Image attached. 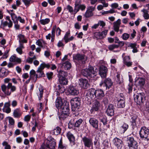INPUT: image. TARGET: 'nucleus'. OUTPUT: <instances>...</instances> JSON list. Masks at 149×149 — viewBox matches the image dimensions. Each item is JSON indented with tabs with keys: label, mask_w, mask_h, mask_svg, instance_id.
Returning a JSON list of instances; mask_svg holds the SVG:
<instances>
[{
	"label": "nucleus",
	"mask_w": 149,
	"mask_h": 149,
	"mask_svg": "<svg viewBox=\"0 0 149 149\" xmlns=\"http://www.w3.org/2000/svg\"><path fill=\"white\" fill-rule=\"evenodd\" d=\"M6 19L8 20V21H6L3 22L2 20L1 21V24L0 25V28L4 29V27L7 26H8V27H11L13 25V23L12 21L10 19L9 17L8 16L6 17Z\"/></svg>",
	"instance_id": "13"
},
{
	"label": "nucleus",
	"mask_w": 149,
	"mask_h": 149,
	"mask_svg": "<svg viewBox=\"0 0 149 149\" xmlns=\"http://www.w3.org/2000/svg\"><path fill=\"white\" fill-rule=\"evenodd\" d=\"M113 141L118 149H121L123 146V141L121 139L117 138H115L113 139Z\"/></svg>",
	"instance_id": "17"
},
{
	"label": "nucleus",
	"mask_w": 149,
	"mask_h": 149,
	"mask_svg": "<svg viewBox=\"0 0 149 149\" xmlns=\"http://www.w3.org/2000/svg\"><path fill=\"white\" fill-rule=\"evenodd\" d=\"M130 36L129 34L125 33L122 35V37L123 40H126L129 38Z\"/></svg>",
	"instance_id": "49"
},
{
	"label": "nucleus",
	"mask_w": 149,
	"mask_h": 149,
	"mask_svg": "<svg viewBox=\"0 0 149 149\" xmlns=\"http://www.w3.org/2000/svg\"><path fill=\"white\" fill-rule=\"evenodd\" d=\"M98 23L99 26L100 25L102 27L106 25L105 23L102 20L99 21Z\"/></svg>",
	"instance_id": "60"
},
{
	"label": "nucleus",
	"mask_w": 149,
	"mask_h": 149,
	"mask_svg": "<svg viewBox=\"0 0 149 149\" xmlns=\"http://www.w3.org/2000/svg\"><path fill=\"white\" fill-rule=\"evenodd\" d=\"M64 102L63 103L62 99L60 97H58L56 100L55 105L56 108L58 109H60L63 106Z\"/></svg>",
	"instance_id": "20"
},
{
	"label": "nucleus",
	"mask_w": 149,
	"mask_h": 149,
	"mask_svg": "<svg viewBox=\"0 0 149 149\" xmlns=\"http://www.w3.org/2000/svg\"><path fill=\"white\" fill-rule=\"evenodd\" d=\"M17 36L19 39V42H22L26 43L27 42V40L25 39L24 36L22 34H19Z\"/></svg>",
	"instance_id": "34"
},
{
	"label": "nucleus",
	"mask_w": 149,
	"mask_h": 149,
	"mask_svg": "<svg viewBox=\"0 0 149 149\" xmlns=\"http://www.w3.org/2000/svg\"><path fill=\"white\" fill-rule=\"evenodd\" d=\"M121 23V20L120 19H118L113 23V29L115 31L117 32H118Z\"/></svg>",
	"instance_id": "21"
},
{
	"label": "nucleus",
	"mask_w": 149,
	"mask_h": 149,
	"mask_svg": "<svg viewBox=\"0 0 149 149\" xmlns=\"http://www.w3.org/2000/svg\"><path fill=\"white\" fill-rule=\"evenodd\" d=\"M133 85L131 83L129 84L128 86L127 89L128 91V93H131L132 91Z\"/></svg>",
	"instance_id": "57"
},
{
	"label": "nucleus",
	"mask_w": 149,
	"mask_h": 149,
	"mask_svg": "<svg viewBox=\"0 0 149 149\" xmlns=\"http://www.w3.org/2000/svg\"><path fill=\"white\" fill-rule=\"evenodd\" d=\"M95 9V7L93 6H89L87 8V10L85 13L84 15L85 17L86 18H89L92 17L93 15V11Z\"/></svg>",
	"instance_id": "11"
},
{
	"label": "nucleus",
	"mask_w": 149,
	"mask_h": 149,
	"mask_svg": "<svg viewBox=\"0 0 149 149\" xmlns=\"http://www.w3.org/2000/svg\"><path fill=\"white\" fill-rule=\"evenodd\" d=\"M43 92V89L42 87L39 88V90L38 91L37 94L38 97L39 99L40 100L42 96Z\"/></svg>",
	"instance_id": "38"
},
{
	"label": "nucleus",
	"mask_w": 149,
	"mask_h": 149,
	"mask_svg": "<svg viewBox=\"0 0 149 149\" xmlns=\"http://www.w3.org/2000/svg\"><path fill=\"white\" fill-rule=\"evenodd\" d=\"M68 76V73L67 72L62 70H60L58 72V77H66Z\"/></svg>",
	"instance_id": "33"
},
{
	"label": "nucleus",
	"mask_w": 149,
	"mask_h": 149,
	"mask_svg": "<svg viewBox=\"0 0 149 149\" xmlns=\"http://www.w3.org/2000/svg\"><path fill=\"white\" fill-rule=\"evenodd\" d=\"M56 28V26H54L53 27L52 29V36H51V41L53 42L54 41L55 38V30Z\"/></svg>",
	"instance_id": "40"
},
{
	"label": "nucleus",
	"mask_w": 149,
	"mask_h": 149,
	"mask_svg": "<svg viewBox=\"0 0 149 149\" xmlns=\"http://www.w3.org/2000/svg\"><path fill=\"white\" fill-rule=\"evenodd\" d=\"M82 140L85 147L88 148H90L91 146L93 147V140L91 138L84 136L82 138Z\"/></svg>",
	"instance_id": "10"
},
{
	"label": "nucleus",
	"mask_w": 149,
	"mask_h": 149,
	"mask_svg": "<svg viewBox=\"0 0 149 149\" xmlns=\"http://www.w3.org/2000/svg\"><path fill=\"white\" fill-rule=\"evenodd\" d=\"M84 57V55L80 54H77L73 56L74 59L78 61H81L83 63H85Z\"/></svg>",
	"instance_id": "25"
},
{
	"label": "nucleus",
	"mask_w": 149,
	"mask_h": 149,
	"mask_svg": "<svg viewBox=\"0 0 149 149\" xmlns=\"http://www.w3.org/2000/svg\"><path fill=\"white\" fill-rule=\"evenodd\" d=\"M90 124L95 129H98V121L97 119L94 118H90L89 120Z\"/></svg>",
	"instance_id": "16"
},
{
	"label": "nucleus",
	"mask_w": 149,
	"mask_h": 149,
	"mask_svg": "<svg viewBox=\"0 0 149 149\" xmlns=\"http://www.w3.org/2000/svg\"><path fill=\"white\" fill-rule=\"evenodd\" d=\"M116 12L114 9H111L107 11H105L102 13V15L107 14H112L114 13H116Z\"/></svg>",
	"instance_id": "45"
},
{
	"label": "nucleus",
	"mask_w": 149,
	"mask_h": 149,
	"mask_svg": "<svg viewBox=\"0 0 149 149\" xmlns=\"http://www.w3.org/2000/svg\"><path fill=\"white\" fill-rule=\"evenodd\" d=\"M67 136L70 142L74 143V142L75 141V138L73 135L70 132H68L67 133Z\"/></svg>",
	"instance_id": "28"
},
{
	"label": "nucleus",
	"mask_w": 149,
	"mask_h": 149,
	"mask_svg": "<svg viewBox=\"0 0 149 149\" xmlns=\"http://www.w3.org/2000/svg\"><path fill=\"white\" fill-rule=\"evenodd\" d=\"M67 147V145L63 143L62 139H61L59 143L58 148L60 149H66Z\"/></svg>",
	"instance_id": "35"
},
{
	"label": "nucleus",
	"mask_w": 149,
	"mask_h": 149,
	"mask_svg": "<svg viewBox=\"0 0 149 149\" xmlns=\"http://www.w3.org/2000/svg\"><path fill=\"white\" fill-rule=\"evenodd\" d=\"M31 116L29 115L26 116L24 118V120L26 122H29L31 118Z\"/></svg>",
	"instance_id": "63"
},
{
	"label": "nucleus",
	"mask_w": 149,
	"mask_h": 149,
	"mask_svg": "<svg viewBox=\"0 0 149 149\" xmlns=\"http://www.w3.org/2000/svg\"><path fill=\"white\" fill-rule=\"evenodd\" d=\"M79 83L80 86L84 89L87 88L89 86L88 80L86 79H79Z\"/></svg>",
	"instance_id": "15"
},
{
	"label": "nucleus",
	"mask_w": 149,
	"mask_h": 149,
	"mask_svg": "<svg viewBox=\"0 0 149 149\" xmlns=\"http://www.w3.org/2000/svg\"><path fill=\"white\" fill-rule=\"evenodd\" d=\"M53 74V73L52 72H48L46 73L47 77L49 80L52 79Z\"/></svg>",
	"instance_id": "55"
},
{
	"label": "nucleus",
	"mask_w": 149,
	"mask_h": 149,
	"mask_svg": "<svg viewBox=\"0 0 149 149\" xmlns=\"http://www.w3.org/2000/svg\"><path fill=\"white\" fill-rule=\"evenodd\" d=\"M134 100L137 104H141L145 100L146 96L144 93H137L134 95Z\"/></svg>",
	"instance_id": "5"
},
{
	"label": "nucleus",
	"mask_w": 149,
	"mask_h": 149,
	"mask_svg": "<svg viewBox=\"0 0 149 149\" xmlns=\"http://www.w3.org/2000/svg\"><path fill=\"white\" fill-rule=\"evenodd\" d=\"M22 114V113L19 109H17L14 110L13 114L15 118H19Z\"/></svg>",
	"instance_id": "29"
},
{
	"label": "nucleus",
	"mask_w": 149,
	"mask_h": 149,
	"mask_svg": "<svg viewBox=\"0 0 149 149\" xmlns=\"http://www.w3.org/2000/svg\"><path fill=\"white\" fill-rule=\"evenodd\" d=\"M60 83L63 85H66L68 83V81L65 77H58Z\"/></svg>",
	"instance_id": "37"
},
{
	"label": "nucleus",
	"mask_w": 149,
	"mask_h": 149,
	"mask_svg": "<svg viewBox=\"0 0 149 149\" xmlns=\"http://www.w3.org/2000/svg\"><path fill=\"white\" fill-rule=\"evenodd\" d=\"M141 11L143 13V16L146 19H149V14L148 13V11L144 9H143Z\"/></svg>",
	"instance_id": "36"
},
{
	"label": "nucleus",
	"mask_w": 149,
	"mask_h": 149,
	"mask_svg": "<svg viewBox=\"0 0 149 149\" xmlns=\"http://www.w3.org/2000/svg\"><path fill=\"white\" fill-rule=\"evenodd\" d=\"M121 128L123 129V131L124 132L128 128V125L127 124L124 123L122 126Z\"/></svg>",
	"instance_id": "56"
},
{
	"label": "nucleus",
	"mask_w": 149,
	"mask_h": 149,
	"mask_svg": "<svg viewBox=\"0 0 149 149\" xmlns=\"http://www.w3.org/2000/svg\"><path fill=\"white\" fill-rule=\"evenodd\" d=\"M68 91L71 95H77L79 93L78 89L73 86H70L68 89Z\"/></svg>",
	"instance_id": "18"
},
{
	"label": "nucleus",
	"mask_w": 149,
	"mask_h": 149,
	"mask_svg": "<svg viewBox=\"0 0 149 149\" xmlns=\"http://www.w3.org/2000/svg\"><path fill=\"white\" fill-rule=\"evenodd\" d=\"M53 133L56 135L59 134L61 132V129L58 127H57L53 130Z\"/></svg>",
	"instance_id": "42"
},
{
	"label": "nucleus",
	"mask_w": 149,
	"mask_h": 149,
	"mask_svg": "<svg viewBox=\"0 0 149 149\" xmlns=\"http://www.w3.org/2000/svg\"><path fill=\"white\" fill-rule=\"evenodd\" d=\"M124 63L126 62L129 61L130 59V57L129 56H125L123 58Z\"/></svg>",
	"instance_id": "64"
},
{
	"label": "nucleus",
	"mask_w": 149,
	"mask_h": 149,
	"mask_svg": "<svg viewBox=\"0 0 149 149\" xmlns=\"http://www.w3.org/2000/svg\"><path fill=\"white\" fill-rule=\"evenodd\" d=\"M108 69L105 66L102 65L100 67L99 73L101 77L104 78L106 77Z\"/></svg>",
	"instance_id": "14"
},
{
	"label": "nucleus",
	"mask_w": 149,
	"mask_h": 149,
	"mask_svg": "<svg viewBox=\"0 0 149 149\" xmlns=\"http://www.w3.org/2000/svg\"><path fill=\"white\" fill-rule=\"evenodd\" d=\"M60 65L62 68L66 70L70 69L71 67V63L68 61L62 62Z\"/></svg>",
	"instance_id": "24"
},
{
	"label": "nucleus",
	"mask_w": 149,
	"mask_h": 149,
	"mask_svg": "<svg viewBox=\"0 0 149 149\" xmlns=\"http://www.w3.org/2000/svg\"><path fill=\"white\" fill-rule=\"evenodd\" d=\"M8 118L9 124L12 125H14L15 123L14 119L11 117H8Z\"/></svg>",
	"instance_id": "54"
},
{
	"label": "nucleus",
	"mask_w": 149,
	"mask_h": 149,
	"mask_svg": "<svg viewBox=\"0 0 149 149\" xmlns=\"http://www.w3.org/2000/svg\"><path fill=\"white\" fill-rule=\"evenodd\" d=\"M81 74L86 77H94L97 74V72L95 71L93 67L89 66L88 68L83 69L81 71Z\"/></svg>",
	"instance_id": "3"
},
{
	"label": "nucleus",
	"mask_w": 149,
	"mask_h": 149,
	"mask_svg": "<svg viewBox=\"0 0 149 149\" xmlns=\"http://www.w3.org/2000/svg\"><path fill=\"white\" fill-rule=\"evenodd\" d=\"M137 119V116H133L131 118V122L132 123V125L134 128L136 126V122Z\"/></svg>",
	"instance_id": "41"
},
{
	"label": "nucleus",
	"mask_w": 149,
	"mask_h": 149,
	"mask_svg": "<svg viewBox=\"0 0 149 149\" xmlns=\"http://www.w3.org/2000/svg\"><path fill=\"white\" fill-rule=\"evenodd\" d=\"M10 103L9 101L6 102L4 104L3 108L2 109V110L3 112L7 113H9L11 111V109L10 107Z\"/></svg>",
	"instance_id": "26"
},
{
	"label": "nucleus",
	"mask_w": 149,
	"mask_h": 149,
	"mask_svg": "<svg viewBox=\"0 0 149 149\" xmlns=\"http://www.w3.org/2000/svg\"><path fill=\"white\" fill-rule=\"evenodd\" d=\"M139 133L141 138L147 141L149 140V130L148 128L144 127H142Z\"/></svg>",
	"instance_id": "6"
},
{
	"label": "nucleus",
	"mask_w": 149,
	"mask_h": 149,
	"mask_svg": "<svg viewBox=\"0 0 149 149\" xmlns=\"http://www.w3.org/2000/svg\"><path fill=\"white\" fill-rule=\"evenodd\" d=\"M50 22V19L49 18H46L45 19H41L40 22L41 24L45 25L46 24H48Z\"/></svg>",
	"instance_id": "43"
},
{
	"label": "nucleus",
	"mask_w": 149,
	"mask_h": 149,
	"mask_svg": "<svg viewBox=\"0 0 149 149\" xmlns=\"http://www.w3.org/2000/svg\"><path fill=\"white\" fill-rule=\"evenodd\" d=\"M100 102L97 100H93L92 102L91 108V113H93L94 111H97L99 109L100 107Z\"/></svg>",
	"instance_id": "12"
},
{
	"label": "nucleus",
	"mask_w": 149,
	"mask_h": 149,
	"mask_svg": "<svg viewBox=\"0 0 149 149\" xmlns=\"http://www.w3.org/2000/svg\"><path fill=\"white\" fill-rule=\"evenodd\" d=\"M145 84V81L144 79L139 77L137 78L135 81V84L136 85L142 87Z\"/></svg>",
	"instance_id": "22"
},
{
	"label": "nucleus",
	"mask_w": 149,
	"mask_h": 149,
	"mask_svg": "<svg viewBox=\"0 0 149 149\" xmlns=\"http://www.w3.org/2000/svg\"><path fill=\"white\" fill-rule=\"evenodd\" d=\"M104 95L103 90L101 89L95 90L93 88H91L89 89L86 94V99H87L90 103L93 98L96 97L98 99H101Z\"/></svg>",
	"instance_id": "1"
},
{
	"label": "nucleus",
	"mask_w": 149,
	"mask_h": 149,
	"mask_svg": "<svg viewBox=\"0 0 149 149\" xmlns=\"http://www.w3.org/2000/svg\"><path fill=\"white\" fill-rule=\"evenodd\" d=\"M83 120L81 119H80L78 120H77L74 124L75 127H79L80 125L83 122Z\"/></svg>",
	"instance_id": "46"
},
{
	"label": "nucleus",
	"mask_w": 149,
	"mask_h": 149,
	"mask_svg": "<svg viewBox=\"0 0 149 149\" xmlns=\"http://www.w3.org/2000/svg\"><path fill=\"white\" fill-rule=\"evenodd\" d=\"M128 146L129 149H137L138 143L132 137L127 138Z\"/></svg>",
	"instance_id": "7"
},
{
	"label": "nucleus",
	"mask_w": 149,
	"mask_h": 149,
	"mask_svg": "<svg viewBox=\"0 0 149 149\" xmlns=\"http://www.w3.org/2000/svg\"><path fill=\"white\" fill-rule=\"evenodd\" d=\"M113 83L111 79L109 78L105 79L104 82H101L100 85L101 87L105 88L106 89H109L112 85Z\"/></svg>",
	"instance_id": "8"
},
{
	"label": "nucleus",
	"mask_w": 149,
	"mask_h": 149,
	"mask_svg": "<svg viewBox=\"0 0 149 149\" xmlns=\"http://www.w3.org/2000/svg\"><path fill=\"white\" fill-rule=\"evenodd\" d=\"M117 100L121 99L124 100V95L122 93H120L118 95L117 97Z\"/></svg>",
	"instance_id": "62"
},
{
	"label": "nucleus",
	"mask_w": 149,
	"mask_h": 149,
	"mask_svg": "<svg viewBox=\"0 0 149 149\" xmlns=\"http://www.w3.org/2000/svg\"><path fill=\"white\" fill-rule=\"evenodd\" d=\"M94 36L96 38L97 40L102 39V37L100 36V32H97L95 33H94Z\"/></svg>",
	"instance_id": "48"
},
{
	"label": "nucleus",
	"mask_w": 149,
	"mask_h": 149,
	"mask_svg": "<svg viewBox=\"0 0 149 149\" xmlns=\"http://www.w3.org/2000/svg\"><path fill=\"white\" fill-rule=\"evenodd\" d=\"M10 61L12 62H17L20 63L21 61L20 58H17L15 56H12L10 58Z\"/></svg>",
	"instance_id": "31"
},
{
	"label": "nucleus",
	"mask_w": 149,
	"mask_h": 149,
	"mask_svg": "<svg viewBox=\"0 0 149 149\" xmlns=\"http://www.w3.org/2000/svg\"><path fill=\"white\" fill-rule=\"evenodd\" d=\"M70 33L68 32H67L63 38V39L65 40V41L66 43H67L68 42V37L70 36Z\"/></svg>",
	"instance_id": "50"
},
{
	"label": "nucleus",
	"mask_w": 149,
	"mask_h": 149,
	"mask_svg": "<svg viewBox=\"0 0 149 149\" xmlns=\"http://www.w3.org/2000/svg\"><path fill=\"white\" fill-rule=\"evenodd\" d=\"M114 107L112 104L109 105L107 109L106 112L107 114L110 116H112L114 115Z\"/></svg>",
	"instance_id": "23"
},
{
	"label": "nucleus",
	"mask_w": 149,
	"mask_h": 149,
	"mask_svg": "<svg viewBox=\"0 0 149 149\" xmlns=\"http://www.w3.org/2000/svg\"><path fill=\"white\" fill-rule=\"evenodd\" d=\"M70 102L72 106L74 107H78L80 105L79 99L77 97L72 98L70 101Z\"/></svg>",
	"instance_id": "19"
},
{
	"label": "nucleus",
	"mask_w": 149,
	"mask_h": 149,
	"mask_svg": "<svg viewBox=\"0 0 149 149\" xmlns=\"http://www.w3.org/2000/svg\"><path fill=\"white\" fill-rule=\"evenodd\" d=\"M117 79H116V82L117 84H120L123 82V79L122 77H120L119 74L117 75Z\"/></svg>",
	"instance_id": "44"
},
{
	"label": "nucleus",
	"mask_w": 149,
	"mask_h": 149,
	"mask_svg": "<svg viewBox=\"0 0 149 149\" xmlns=\"http://www.w3.org/2000/svg\"><path fill=\"white\" fill-rule=\"evenodd\" d=\"M100 121L102 122L104 125H105L107 124V119L105 118L100 119Z\"/></svg>",
	"instance_id": "61"
},
{
	"label": "nucleus",
	"mask_w": 149,
	"mask_h": 149,
	"mask_svg": "<svg viewBox=\"0 0 149 149\" xmlns=\"http://www.w3.org/2000/svg\"><path fill=\"white\" fill-rule=\"evenodd\" d=\"M111 7L112 8V9H115L117 8L118 7V4L116 3H112L111 5Z\"/></svg>",
	"instance_id": "59"
},
{
	"label": "nucleus",
	"mask_w": 149,
	"mask_h": 149,
	"mask_svg": "<svg viewBox=\"0 0 149 149\" xmlns=\"http://www.w3.org/2000/svg\"><path fill=\"white\" fill-rule=\"evenodd\" d=\"M8 88H9V89H11L10 91H11V93L15 91L16 89V87L14 86H13L12 83H8Z\"/></svg>",
	"instance_id": "47"
},
{
	"label": "nucleus",
	"mask_w": 149,
	"mask_h": 149,
	"mask_svg": "<svg viewBox=\"0 0 149 149\" xmlns=\"http://www.w3.org/2000/svg\"><path fill=\"white\" fill-rule=\"evenodd\" d=\"M108 31V30H106L102 31V32H100V36L102 37V39L106 37Z\"/></svg>",
	"instance_id": "51"
},
{
	"label": "nucleus",
	"mask_w": 149,
	"mask_h": 149,
	"mask_svg": "<svg viewBox=\"0 0 149 149\" xmlns=\"http://www.w3.org/2000/svg\"><path fill=\"white\" fill-rule=\"evenodd\" d=\"M50 67V65L49 64H46L43 63L40 64L36 71L37 74H36V72L34 70H32L30 71V75L31 76L33 75L34 76H36V78L38 76L39 77H44L45 75L43 71V70L45 67L49 68Z\"/></svg>",
	"instance_id": "2"
},
{
	"label": "nucleus",
	"mask_w": 149,
	"mask_h": 149,
	"mask_svg": "<svg viewBox=\"0 0 149 149\" xmlns=\"http://www.w3.org/2000/svg\"><path fill=\"white\" fill-rule=\"evenodd\" d=\"M61 113L60 115V118L64 119L68 116L69 114L70 109L69 104L68 102H64L63 106L60 109Z\"/></svg>",
	"instance_id": "4"
},
{
	"label": "nucleus",
	"mask_w": 149,
	"mask_h": 149,
	"mask_svg": "<svg viewBox=\"0 0 149 149\" xmlns=\"http://www.w3.org/2000/svg\"><path fill=\"white\" fill-rule=\"evenodd\" d=\"M24 48L23 45L20 43L19 46L16 49V50L19 54H21L22 53V49Z\"/></svg>",
	"instance_id": "39"
},
{
	"label": "nucleus",
	"mask_w": 149,
	"mask_h": 149,
	"mask_svg": "<svg viewBox=\"0 0 149 149\" xmlns=\"http://www.w3.org/2000/svg\"><path fill=\"white\" fill-rule=\"evenodd\" d=\"M2 145L5 146V149H10L11 147L8 144V143L6 141H4L2 143Z\"/></svg>",
	"instance_id": "52"
},
{
	"label": "nucleus",
	"mask_w": 149,
	"mask_h": 149,
	"mask_svg": "<svg viewBox=\"0 0 149 149\" xmlns=\"http://www.w3.org/2000/svg\"><path fill=\"white\" fill-rule=\"evenodd\" d=\"M79 1V2L81 1V0H76L75 3V7H77L78 6L79 9H81V10L83 11L86 8V6L84 4H81L79 5V3L77 2V1Z\"/></svg>",
	"instance_id": "32"
},
{
	"label": "nucleus",
	"mask_w": 149,
	"mask_h": 149,
	"mask_svg": "<svg viewBox=\"0 0 149 149\" xmlns=\"http://www.w3.org/2000/svg\"><path fill=\"white\" fill-rule=\"evenodd\" d=\"M1 90L4 93L7 95H10L11 94V91H10L9 88H8V84L6 86V85L3 84L1 86Z\"/></svg>",
	"instance_id": "27"
},
{
	"label": "nucleus",
	"mask_w": 149,
	"mask_h": 149,
	"mask_svg": "<svg viewBox=\"0 0 149 149\" xmlns=\"http://www.w3.org/2000/svg\"><path fill=\"white\" fill-rule=\"evenodd\" d=\"M118 48V46L117 45L113 44L109 45L108 47V48L110 50H112L114 49Z\"/></svg>",
	"instance_id": "53"
},
{
	"label": "nucleus",
	"mask_w": 149,
	"mask_h": 149,
	"mask_svg": "<svg viewBox=\"0 0 149 149\" xmlns=\"http://www.w3.org/2000/svg\"><path fill=\"white\" fill-rule=\"evenodd\" d=\"M117 106L119 108H123L125 106V102L124 100H117Z\"/></svg>",
	"instance_id": "30"
},
{
	"label": "nucleus",
	"mask_w": 149,
	"mask_h": 149,
	"mask_svg": "<svg viewBox=\"0 0 149 149\" xmlns=\"http://www.w3.org/2000/svg\"><path fill=\"white\" fill-rule=\"evenodd\" d=\"M46 146L51 149H54L56 146V140L53 138L49 137L47 139Z\"/></svg>",
	"instance_id": "9"
},
{
	"label": "nucleus",
	"mask_w": 149,
	"mask_h": 149,
	"mask_svg": "<svg viewBox=\"0 0 149 149\" xmlns=\"http://www.w3.org/2000/svg\"><path fill=\"white\" fill-rule=\"evenodd\" d=\"M98 1L102 3L104 7H107L108 6V3H106L105 0H98Z\"/></svg>",
	"instance_id": "58"
}]
</instances>
